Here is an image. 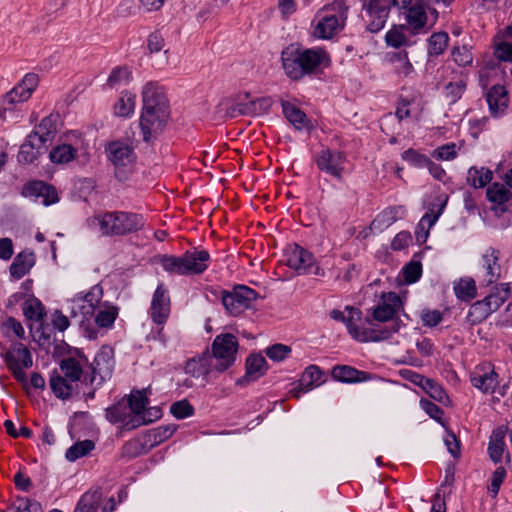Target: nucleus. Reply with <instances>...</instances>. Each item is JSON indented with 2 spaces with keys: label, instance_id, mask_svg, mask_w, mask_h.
Wrapping results in <instances>:
<instances>
[{
  "label": "nucleus",
  "instance_id": "obj_1",
  "mask_svg": "<svg viewBox=\"0 0 512 512\" xmlns=\"http://www.w3.org/2000/svg\"><path fill=\"white\" fill-rule=\"evenodd\" d=\"M170 119V105L164 89L148 82L142 89V110L139 120L142 139L151 143L165 129Z\"/></svg>",
  "mask_w": 512,
  "mask_h": 512
},
{
  "label": "nucleus",
  "instance_id": "obj_2",
  "mask_svg": "<svg viewBox=\"0 0 512 512\" xmlns=\"http://www.w3.org/2000/svg\"><path fill=\"white\" fill-rule=\"evenodd\" d=\"M103 236H125L137 233L145 226L142 214L127 211H105L93 216Z\"/></svg>",
  "mask_w": 512,
  "mask_h": 512
},
{
  "label": "nucleus",
  "instance_id": "obj_3",
  "mask_svg": "<svg viewBox=\"0 0 512 512\" xmlns=\"http://www.w3.org/2000/svg\"><path fill=\"white\" fill-rule=\"evenodd\" d=\"M108 159L115 168V175L120 180H126L136 164L137 155L134 149L124 141H112L105 148Z\"/></svg>",
  "mask_w": 512,
  "mask_h": 512
},
{
  "label": "nucleus",
  "instance_id": "obj_4",
  "mask_svg": "<svg viewBox=\"0 0 512 512\" xmlns=\"http://www.w3.org/2000/svg\"><path fill=\"white\" fill-rule=\"evenodd\" d=\"M239 348V342L232 333L217 335L211 345V352L215 357V370L223 373L234 365Z\"/></svg>",
  "mask_w": 512,
  "mask_h": 512
},
{
  "label": "nucleus",
  "instance_id": "obj_5",
  "mask_svg": "<svg viewBox=\"0 0 512 512\" xmlns=\"http://www.w3.org/2000/svg\"><path fill=\"white\" fill-rule=\"evenodd\" d=\"M220 293L223 306L233 316H238L250 309L258 297L254 289L240 284L235 285L232 290H221Z\"/></svg>",
  "mask_w": 512,
  "mask_h": 512
},
{
  "label": "nucleus",
  "instance_id": "obj_6",
  "mask_svg": "<svg viewBox=\"0 0 512 512\" xmlns=\"http://www.w3.org/2000/svg\"><path fill=\"white\" fill-rule=\"evenodd\" d=\"M285 264L296 271L298 275L314 274L324 276L325 272L316 265L314 255L298 244L287 249Z\"/></svg>",
  "mask_w": 512,
  "mask_h": 512
},
{
  "label": "nucleus",
  "instance_id": "obj_7",
  "mask_svg": "<svg viewBox=\"0 0 512 512\" xmlns=\"http://www.w3.org/2000/svg\"><path fill=\"white\" fill-rule=\"evenodd\" d=\"M427 4L431 3L428 0H410L409 4L399 6V9L405 10V25L411 30L412 35L428 30Z\"/></svg>",
  "mask_w": 512,
  "mask_h": 512
},
{
  "label": "nucleus",
  "instance_id": "obj_8",
  "mask_svg": "<svg viewBox=\"0 0 512 512\" xmlns=\"http://www.w3.org/2000/svg\"><path fill=\"white\" fill-rule=\"evenodd\" d=\"M114 364L113 349L106 345L102 346L91 365L92 374L86 375L84 377V382L86 384L93 385L97 381L98 376L99 381L97 382V385H101L107 377L111 376Z\"/></svg>",
  "mask_w": 512,
  "mask_h": 512
},
{
  "label": "nucleus",
  "instance_id": "obj_9",
  "mask_svg": "<svg viewBox=\"0 0 512 512\" xmlns=\"http://www.w3.org/2000/svg\"><path fill=\"white\" fill-rule=\"evenodd\" d=\"M391 8L387 0H363L362 9L369 18L366 30L373 34L381 31L389 18Z\"/></svg>",
  "mask_w": 512,
  "mask_h": 512
},
{
  "label": "nucleus",
  "instance_id": "obj_10",
  "mask_svg": "<svg viewBox=\"0 0 512 512\" xmlns=\"http://www.w3.org/2000/svg\"><path fill=\"white\" fill-rule=\"evenodd\" d=\"M346 155L342 151L331 150L329 148L322 149L315 156L317 168L326 174L342 180L344 172V163Z\"/></svg>",
  "mask_w": 512,
  "mask_h": 512
},
{
  "label": "nucleus",
  "instance_id": "obj_11",
  "mask_svg": "<svg viewBox=\"0 0 512 512\" xmlns=\"http://www.w3.org/2000/svg\"><path fill=\"white\" fill-rule=\"evenodd\" d=\"M171 312V299L168 289L164 284H159L155 289L149 308V314L153 323L164 325Z\"/></svg>",
  "mask_w": 512,
  "mask_h": 512
},
{
  "label": "nucleus",
  "instance_id": "obj_12",
  "mask_svg": "<svg viewBox=\"0 0 512 512\" xmlns=\"http://www.w3.org/2000/svg\"><path fill=\"white\" fill-rule=\"evenodd\" d=\"M282 67L286 76L299 81L303 78V47L289 45L281 52Z\"/></svg>",
  "mask_w": 512,
  "mask_h": 512
},
{
  "label": "nucleus",
  "instance_id": "obj_13",
  "mask_svg": "<svg viewBox=\"0 0 512 512\" xmlns=\"http://www.w3.org/2000/svg\"><path fill=\"white\" fill-rule=\"evenodd\" d=\"M21 195L26 198H42L45 206L55 204L59 201L56 188L42 180H30L22 186Z\"/></svg>",
  "mask_w": 512,
  "mask_h": 512
},
{
  "label": "nucleus",
  "instance_id": "obj_14",
  "mask_svg": "<svg viewBox=\"0 0 512 512\" xmlns=\"http://www.w3.org/2000/svg\"><path fill=\"white\" fill-rule=\"evenodd\" d=\"M501 253L498 249L489 247L482 255V266L485 274L480 280V287H488L495 284L501 277V266L499 264Z\"/></svg>",
  "mask_w": 512,
  "mask_h": 512
},
{
  "label": "nucleus",
  "instance_id": "obj_15",
  "mask_svg": "<svg viewBox=\"0 0 512 512\" xmlns=\"http://www.w3.org/2000/svg\"><path fill=\"white\" fill-rule=\"evenodd\" d=\"M303 77L316 74L319 69L331 65L329 53L320 47L303 48Z\"/></svg>",
  "mask_w": 512,
  "mask_h": 512
},
{
  "label": "nucleus",
  "instance_id": "obj_16",
  "mask_svg": "<svg viewBox=\"0 0 512 512\" xmlns=\"http://www.w3.org/2000/svg\"><path fill=\"white\" fill-rule=\"evenodd\" d=\"M269 369L265 357L261 353H251L245 361V375L237 379L236 384L243 386L264 376Z\"/></svg>",
  "mask_w": 512,
  "mask_h": 512
},
{
  "label": "nucleus",
  "instance_id": "obj_17",
  "mask_svg": "<svg viewBox=\"0 0 512 512\" xmlns=\"http://www.w3.org/2000/svg\"><path fill=\"white\" fill-rule=\"evenodd\" d=\"M386 297L387 301L384 300L382 303H379L373 308V320L378 322L394 320L398 308L402 305V300L400 296L395 292H388L387 294L383 293L382 298L385 299Z\"/></svg>",
  "mask_w": 512,
  "mask_h": 512
},
{
  "label": "nucleus",
  "instance_id": "obj_18",
  "mask_svg": "<svg viewBox=\"0 0 512 512\" xmlns=\"http://www.w3.org/2000/svg\"><path fill=\"white\" fill-rule=\"evenodd\" d=\"M322 376L323 372L317 365L312 364L306 367L297 381V386L290 391L292 397L299 399L302 393H306L314 386L320 385L323 382Z\"/></svg>",
  "mask_w": 512,
  "mask_h": 512
},
{
  "label": "nucleus",
  "instance_id": "obj_19",
  "mask_svg": "<svg viewBox=\"0 0 512 512\" xmlns=\"http://www.w3.org/2000/svg\"><path fill=\"white\" fill-rule=\"evenodd\" d=\"M183 256L188 275L203 274L209 267L211 260L210 254L207 250L198 248L187 250Z\"/></svg>",
  "mask_w": 512,
  "mask_h": 512
},
{
  "label": "nucleus",
  "instance_id": "obj_20",
  "mask_svg": "<svg viewBox=\"0 0 512 512\" xmlns=\"http://www.w3.org/2000/svg\"><path fill=\"white\" fill-rule=\"evenodd\" d=\"M281 106L283 115L296 130L311 132L314 129L312 121L299 107L286 100H281Z\"/></svg>",
  "mask_w": 512,
  "mask_h": 512
},
{
  "label": "nucleus",
  "instance_id": "obj_21",
  "mask_svg": "<svg viewBox=\"0 0 512 512\" xmlns=\"http://www.w3.org/2000/svg\"><path fill=\"white\" fill-rule=\"evenodd\" d=\"M486 101L493 117H500L508 108L509 97L505 86L493 85L486 94Z\"/></svg>",
  "mask_w": 512,
  "mask_h": 512
},
{
  "label": "nucleus",
  "instance_id": "obj_22",
  "mask_svg": "<svg viewBox=\"0 0 512 512\" xmlns=\"http://www.w3.org/2000/svg\"><path fill=\"white\" fill-rule=\"evenodd\" d=\"M486 197L489 202L493 203V209H499L502 213L512 207V192L504 185L494 182L487 187Z\"/></svg>",
  "mask_w": 512,
  "mask_h": 512
},
{
  "label": "nucleus",
  "instance_id": "obj_23",
  "mask_svg": "<svg viewBox=\"0 0 512 512\" xmlns=\"http://www.w3.org/2000/svg\"><path fill=\"white\" fill-rule=\"evenodd\" d=\"M347 19L336 14L325 15L315 26L314 35L319 39H330L338 31L343 29Z\"/></svg>",
  "mask_w": 512,
  "mask_h": 512
},
{
  "label": "nucleus",
  "instance_id": "obj_24",
  "mask_svg": "<svg viewBox=\"0 0 512 512\" xmlns=\"http://www.w3.org/2000/svg\"><path fill=\"white\" fill-rule=\"evenodd\" d=\"M332 377L343 383H360L372 379V374L358 370L349 365H336L331 372Z\"/></svg>",
  "mask_w": 512,
  "mask_h": 512
},
{
  "label": "nucleus",
  "instance_id": "obj_25",
  "mask_svg": "<svg viewBox=\"0 0 512 512\" xmlns=\"http://www.w3.org/2000/svg\"><path fill=\"white\" fill-rule=\"evenodd\" d=\"M73 381L66 378L54 369L49 378V386L54 396L61 400H67L72 397L74 392Z\"/></svg>",
  "mask_w": 512,
  "mask_h": 512
},
{
  "label": "nucleus",
  "instance_id": "obj_26",
  "mask_svg": "<svg viewBox=\"0 0 512 512\" xmlns=\"http://www.w3.org/2000/svg\"><path fill=\"white\" fill-rule=\"evenodd\" d=\"M40 138L37 136V133H30L25 142L21 145L20 151L18 153V162L22 164H30L33 163L40 154V149L44 146V144H40L38 142Z\"/></svg>",
  "mask_w": 512,
  "mask_h": 512
},
{
  "label": "nucleus",
  "instance_id": "obj_27",
  "mask_svg": "<svg viewBox=\"0 0 512 512\" xmlns=\"http://www.w3.org/2000/svg\"><path fill=\"white\" fill-rule=\"evenodd\" d=\"M35 264V255L32 251H22L15 256L10 265V275L15 279H21Z\"/></svg>",
  "mask_w": 512,
  "mask_h": 512
},
{
  "label": "nucleus",
  "instance_id": "obj_28",
  "mask_svg": "<svg viewBox=\"0 0 512 512\" xmlns=\"http://www.w3.org/2000/svg\"><path fill=\"white\" fill-rule=\"evenodd\" d=\"M17 355L21 358L22 365L29 369L33 365V358L30 350L21 342H13L10 349H7L5 345L0 342V356L3 358L5 364H7V355Z\"/></svg>",
  "mask_w": 512,
  "mask_h": 512
},
{
  "label": "nucleus",
  "instance_id": "obj_29",
  "mask_svg": "<svg viewBox=\"0 0 512 512\" xmlns=\"http://www.w3.org/2000/svg\"><path fill=\"white\" fill-rule=\"evenodd\" d=\"M59 114H50L44 117L40 124L31 133H37L40 138L38 142L40 144H46L48 141H52L57 133V120Z\"/></svg>",
  "mask_w": 512,
  "mask_h": 512
},
{
  "label": "nucleus",
  "instance_id": "obj_30",
  "mask_svg": "<svg viewBox=\"0 0 512 512\" xmlns=\"http://www.w3.org/2000/svg\"><path fill=\"white\" fill-rule=\"evenodd\" d=\"M410 31L406 25L394 24L390 30L386 32L385 42L387 46L399 49L401 47H408L412 42L408 39L405 32Z\"/></svg>",
  "mask_w": 512,
  "mask_h": 512
},
{
  "label": "nucleus",
  "instance_id": "obj_31",
  "mask_svg": "<svg viewBox=\"0 0 512 512\" xmlns=\"http://www.w3.org/2000/svg\"><path fill=\"white\" fill-rule=\"evenodd\" d=\"M510 293V283H495L490 293L483 299L491 305L492 310L495 312L508 300Z\"/></svg>",
  "mask_w": 512,
  "mask_h": 512
},
{
  "label": "nucleus",
  "instance_id": "obj_32",
  "mask_svg": "<svg viewBox=\"0 0 512 512\" xmlns=\"http://www.w3.org/2000/svg\"><path fill=\"white\" fill-rule=\"evenodd\" d=\"M158 263L168 273L188 276L183 255L179 257L168 254L159 255Z\"/></svg>",
  "mask_w": 512,
  "mask_h": 512
},
{
  "label": "nucleus",
  "instance_id": "obj_33",
  "mask_svg": "<svg viewBox=\"0 0 512 512\" xmlns=\"http://www.w3.org/2000/svg\"><path fill=\"white\" fill-rule=\"evenodd\" d=\"M23 314L27 320L41 322L46 316V309L43 303L34 295L23 303Z\"/></svg>",
  "mask_w": 512,
  "mask_h": 512
},
{
  "label": "nucleus",
  "instance_id": "obj_34",
  "mask_svg": "<svg viewBox=\"0 0 512 512\" xmlns=\"http://www.w3.org/2000/svg\"><path fill=\"white\" fill-rule=\"evenodd\" d=\"M494 311L491 305L484 299L474 302L468 311L467 321L472 325H477L487 319Z\"/></svg>",
  "mask_w": 512,
  "mask_h": 512
},
{
  "label": "nucleus",
  "instance_id": "obj_35",
  "mask_svg": "<svg viewBox=\"0 0 512 512\" xmlns=\"http://www.w3.org/2000/svg\"><path fill=\"white\" fill-rule=\"evenodd\" d=\"M101 497L99 489L87 491L79 499L74 512H98Z\"/></svg>",
  "mask_w": 512,
  "mask_h": 512
},
{
  "label": "nucleus",
  "instance_id": "obj_36",
  "mask_svg": "<svg viewBox=\"0 0 512 512\" xmlns=\"http://www.w3.org/2000/svg\"><path fill=\"white\" fill-rule=\"evenodd\" d=\"M387 57L390 63H398L395 68L397 74L407 77L414 72V67L408 58V52L406 50L389 52Z\"/></svg>",
  "mask_w": 512,
  "mask_h": 512
},
{
  "label": "nucleus",
  "instance_id": "obj_37",
  "mask_svg": "<svg viewBox=\"0 0 512 512\" xmlns=\"http://www.w3.org/2000/svg\"><path fill=\"white\" fill-rule=\"evenodd\" d=\"M428 56L437 57L444 53L449 44V36L445 31L434 32L427 40Z\"/></svg>",
  "mask_w": 512,
  "mask_h": 512
},
{
  "label": "nucleus",
  "instance_id": "obj_38",
  "mask_svg": "<svg viewBox=\"0 0 512 512\" xmlns=\"http://www.w3.org/2000/svg\"><path fill=\"white\" fill-rule=\"evenodd\" d=\"M136 95L130 91H122L121 96L114 105V113L118 117H129L135 109Z\"/></svg>",
  "mask_w": 512,
  "mask_h": 512
},
{
  "label": "nucleus",
  "instance_id": "obj_39",
  "mask_svg": "<svg viewBox=\"0 0 512 512\" xmlns=\"http://www.w3.org/2000/svg\"><path fill=\"white\" fill-rule=\"evenodd\" d=\"M77 156V149L70 144H62L54 147L49 158L55 164H66L74 160Z\"/></svg>",
  "mask_w": 512,
  "mask_h": 512
},
{
  "label": "nucleus",
  "instance_id": "obj_40",
  "mask_svg": "<svg viewBox=\"0 0 512 512\" xmlns=\"http://www.w3.org/2000/svg\"><path fill=\"white\" fill-rule=\"evenodd\" d=\"M176 428V425L168 424L151 429L147 432L146 443H148L150 447L157 446L170 438L176 431Z\"/></svg>",
  "mask_w": 512,
  "mask_h": 512
},
{
  "label": "nucleus",
  "instance_id": "obj_41",
  "mask_svg": "<svg viewBox=\"0 0 512 512\" xmlns=\"http://www.w3.org/2000/svg\"><path fill=\"white\" fill-rule=\"evenodd\" d=\"M492 178V171L483 167H471L467 174V182L474 188H482L486 186L491 182Z\"/></svg>",
  "mask_w": 512,
  "mask_h": 512
},
{
  "label": "nucleus",
  "instance_id": "obj_42",
  "mask_svg": "<svg viewBox=\"0 0 512 512\" xmlns=\"http://www.w3.org/2000/svg\"><path fill=\"white\" fill-rule=\"evenodd\" d=\"M59 367L63 376L72 380L73 382H77L81 380L83 375V369L81 364L74 358H64L59 362Z\"/></svg>",
  "mask_w": 512,
  "mask_h": 512
},
{
  "label": "nucleus",
  "instance_id": "obj_43",
  "mask_svg": "<svg viewBox=\"0 0 512 512\" xmlns=\"http://www.w3.org/2000/svg\"><path fill=\"white\" fill-rule=\"evenodd\" d=\"M128 409L126 399L122 398L117 403L105 409V417L112 424L124 422V420L128 418Z\"/></svg>",
  "mask_w": 512,
  "mask_h": 512
},
{
  "label": "nucleus",
  "instance_id": "obj_44",
  "mask_svg": "<svg viewBox=\"0 0 512 512\" xmlns=\"http://www.w3.org/2000/svg\"><path fill=\"white\" fill-rule=\"evenodd\" d=\"M397 218L398 209L396 207H389L376 216L370 228L375 231H382L396 222Z\"/></svg>",
  "mask_w": 512,
  "mask_h": 512
},
{
  "label": "nucleus",
  "instance_id": "obj_45",
  "mask_svg": "<svg viewBox=\"0 0 512 512\" xmlns=\"http://www.w3.org/2000/svg\"><path fill=\"white\" fill-rule=\"evenodd\" d=\"M126 403L133 414H142L149 403L146 389H133L126 400Z\"/></svg>",
  "mask_w": 512,
  "mask_h": 512
},
{
  "label": "nucleus",
  "instance_id": "obj_46",
  "mask_svg": "<svg viewBox=\"0 0 512 512\" xmlns=\"http://www.w3.org/2000/svg\"><path fill=\"white\" fill-rule=\"evenodd\" d=\"M95 448V443L92 440L86 439L77 441L70 448L67 449L65 457L68 461L74 462L77 459L88 455Z\"/></svg>",
  "mask_w": 512,
  "mask_h": 512
},
{
  "label": "nucleus",
  "instance_id": "obj_47",
  "mask_svg": "<svg viewBox=\"0 0 512 512\" xmlns=\"http://www.w3.org/2000/svg\"><path fill=\"white\" fill-rule=\"evenodd\" d=\"M454 291L458 299L471 301L477 296L476 282L473 278L460 279Z\"/></svg>",
  "mask_w": 512,
  "mask_h": 512
},
{
  "label": "nucleus",
  "instance_id": "obj_48",
  "mask_svg": "<svg viewBox=\"0 0 512 512\" xmlns=\"http://www.w3.org/2000/svg\"><path fill=\"white\" fill-rule=\"evenodd\" d=\"M498 375L492 371L483 375L473 376L471 378L472 385L484 393H493L497 384Z\"/></svg>",
  "mask_w": 512,
  "mask_h": 512
},
{
  "label": "nucleus",
  "instance_id": "obj_49",
  "mask_svg": "<svg viewBox=\"0 0 512 512\" xmlns=\"http://www.w3.org/2000/svg\"><path fill=\"white\" fill-rule=\"evenodd\" d=\"M132 79V73L127 66H117L112 69L108 79L107 86L116 88L121 84H127Z\"/></svg>",
  "mask_w": 512,
  "mask_h": 512
},
{
  "label": "nucleus",
  "instance_id": "obj_50",
  "mask_svg": "<svg viewBox=\"0 0 512 512\" xmlns=\"http://www.w3.org/2000/svg\"><path fill=\"white\" fill-rule=\"evenodd\" d=\"M467 88V79L461 78L455 82H448L445 87V96L451 104L461 99Z\"/></svg>",
  "mask_w": 512,
  "mask_h": 512
},
{
  "label": "nucleus",
  "instance_id": "obj_51",
  "mask_svg": "<svg viewBox=\"0 0 512 512\" xmlns=\"http://www.w3.org/2000/svg\"><path fill=\"white\" fill-rule=\"evenodd\" d=\"M7 368L13 375L16 381L23 384L24 389L27 391L28 389V382H27V376L24 372V366L21 363V358L19 360L16 358L15 355H7Z\"/></svg>",
  "mask_w": 512,
  "mask_h": 512
},
{
  "label": "nucleus",
  "instance_id": "obj_52",
  "mask_svg": "<svg viewBox=\"0 0 512 512\" xmlns=\"http://www.w3.org/2000/svg\"><path fill=\"white\" fill-rule=\"evenodd\" d=\"M421 388L439 403L443 404L445 400L449 399L445 389L434 379L426 378Z\"/></svg>",
  "mask_w": 512,
  "mask_h": 512
},
{
  "label": "nucleus",
  "instance_id": "obj_53",
  "mask_svg": "<svg viewBox=\"0 0 512 512\" xmlns=\"http://www.w3.org/2000/svg\"><path fill=\"white\" fill-rule=\"evenodd\" d=\"M147 443H141L138 439H132L124 443L121 448V457L133 459L147 453Z\"/></svg>",
  "mask_w": 512,
  "mask_h": 512
},
{
  "label": "nucleus",
  "instance_id": "obj_54",
  "mask_svg": "<svg viewBox=\"0 0 512 512\" xmlns=\"http://www.w3.org/2000/svg\"><path fill=\"white\" fill-rule=\"evenodd\" d=\"M448 201V197L446 196L444 200H442L439 204H431L428 208V211L423 215L420 222L426 223L428 225V229H430L438 220L440 215L443 213L446 204Z\"/></svg>",
  "mask_w": 512,
  "mask_h": 512
},
{
  "label": "nucleus",
  "instance_id": "obj_55",
  "mask_svg": "<svg viewBox=\"0 0 512 512\" xmlns=\"http://www.w3.org/2000/svg\"><path fill=\"white\" fill-rule=\"evenodd\" d=\"M170 413L176 419H185V418L193 416L195 413V409H194L193 405H191L187 399H182V400L174 402L170 406Z\"/></svg>",
  "mask_w": 512,
  "mask_h": 512
},
{
  "label": "nucleus",
  "instance_id": "obj_56",
  "mask_svg": "<svg viewBox=\"0 0 512 512\" xmlns=\"http://www.w3.org/2000/svg\"><path fill=\"white\" fill-rule=\"evenodd\" d=\"M422 276V264L420 261L411 260L403 267V278L407 284L416 283Z\"/></svg>",
  "mask_w": 512,
  "mask_h": 512
},
{
  "label": "nucleus",
  "instance_id": "obj_57",
  "mask_svg": "<svg viewBox=\"0 0 512 512\" xmlns=\"http://www.w3.org/2000/svg\"><path fill=\"white\" fill-rule=\"evenodd\" d=\"M401 157L404 161L415 168H425L428 160L430 159L425 154H422L413 148L405 150L401 154Z\"/></svg>",
  "mask_w": 512,
  "mask_h": 512
},
{
  "label": "nucleus",
  "instance_id": "obj_58",
  "mask_svg": "<svg viewBox=\"0 0 512 512\" xmlns=\"http://www.w3.org/2000/svg\"><path fill=\"white\" fill-rule=\"evenodd\" d=\"M454 62L461 67L469 66L473 62V55L467 46H454L451 50Z\"/></svg>",
  "mask_w": 512,
  "mask_h": 512
},
{
  "label": "nucleus",
  "instance_id": "obj_59",
  "mask_svg": "<svg viewBox=\"0 0 512 512\" xmlns=\"http://www.w3.org/2000/svg\"><path fill=\"white\" fill-rule=\"evenodd\" d=\"M1 330L5 337L10 336L12 331L18 338L23 339L25 336V330L22 324L14 317H8L1 323Z\"/></svg>",
  "mask_w": 512,
  "mask_h": 512
},
{
  "label": "nucleus",
  "instance_id": "obj_60",
  "mask_svg": "<svg viewBox=\"0 0 512 512\" xmlns=\"http://www.w3.org/2000/svg\"><path fill=\"white\" fill-rule=\"evenodd\" d=\"M117 316L118 309L116 307H112L107 310H101L96 315L95 323L101 328H110L113 326Z\"/></svg>",
  "mask_w": 512,
  "mask_h": 512
},
{
  "label": "nucleus",
  "instance_id": "obj_61",
  "mask_svg": "<svg viewBox=\"0 0 512 512\" xmlns=\"http://www.w3.org/2000/svg\"><path fill=\"white\" fill-rule=\"evenodd\" d=\"M291 348L285 344H273L265 349L268 358L275 362L283 361L290 354Z\"/></svg>",
  "mask_w": 512,
  "mask_h": 512
},
{
  "label": "nucleus",
  "instance_id": "obj_62",
  "mask_svg": "<svg viewBox=\"0 0 512 512\" xmlns=\"http://www.w3.org/2000/svg\"><path fill=\"white\" fill-rule=\"evenodd\" d=\"M456 144L455 143H447L444 144L432 152V157L436 160H452L456 158Z\"/></svg>",
  "mask_w": 512,
  "mask_h": 512
},
{
  "label": "nucleus",
  "instance_id": "obj_63",
  "mask_svg": "<svg viewBox=\"0 0 512 512\" xmlns=\"http://www.w3.org/2000/svg\"><path fill=\"white\" fill-rule=\"evenodd\" d=\"M420 317L424 326L432 328L443 320V313L439 310L423 309Z\"/></svg>",
  "mask_w": 512,
  "mask_h": 512
},
{
  "label": "nucleus",
  "instance_id": "obj_64",
  "mask_svg": "<svg viewBox=\"0 0 512 512\" xmlns=\"http://www.w3.org/2000/svg\"><path fill=\"white\" fill-rule=\"evenodd\" d=\"M494 55L500 61H512V44L506 41L498 43L495 46Z\"/></svg>",
  "mask_w": 512,
  "mask_h": 512
}]
</instances>
